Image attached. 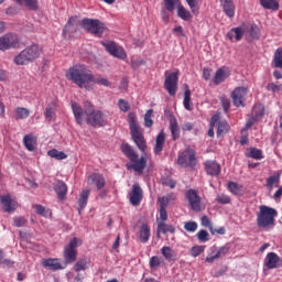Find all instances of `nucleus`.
<instances>
[{
    "label": "nucleus",
    "mask_w": 282,
    "mask_h": 282,
    "mask_svg": "<svg viewBox=\"0 0 282 282\" xmlns=\"http://www.w3.org/2000/svg\"><path fill=\"white\" fill-rule=\"evenodd\" d=\"M66 78L83 89L86 85L91 84L94 80V74L85 64H76L68 68L66 72Z\"/></svg>",
    "instance_id": "1"
},
{
    "label": "nucleus",
    "mask_w": 282,
    "mask_h": 282,
    "mask_svg": "<svg viewBox=\"0 0 282 282\" xmlns=\"http://www.w3.org/2000/svg\"><path fill=\"white\" fill-rule=\"evenodd\" d=\"M121 153L130 160L131 163L126 164L127 171H135V173H143L147 169V156H141L140 159L133 147L129 143H123L121 145Z\"/></svg>",
    "instance_id": "2"
},
{
    "label": "nucleus",
    "mask_w": 282,
    "mask_h": 282,
    "mask_svg": "<svg viewBox=\"0 0 282 282\" xmlns=\"http://www.w3.org/2000/svg\"><path fill=\"white\" fill-rule=\"evenodd\" d=\"M84 109L86 116V124L93 129H100L107 124V116L102 110H96V106L91 101H84Z\"/></svg>",
    "instance_id": "3"
},
{
    "label": "nucleus",
    "mask_w": 282,
    "mask_h": 282,
    "mask_svg": "<svg viewBox=\"0 0 282 282\" xmlns=\"http://www.w3.org/2000/svg\"><path fill=\"white\" fill-rule=\"evenodd\" d=\"M41 54H43V46L33 43L15 55L13 63L20 66L30 65V63H34V61L41 58Z\"/></svg>",
    "instance_id": "4"
},
{
    "label": "nucleus",
    "mask_w": 282,
    "mask_h": 282,
    "mask_svg": "<svg viewBox=\"0 0 282 282\" xmlns=\"http://www.w3.org/2000/svg\"><path fill=\"white\" fill-rule=\"evenodd\" d=\"M279 215V213L267 205L260 206V210L257 214V226L258 228H270V226H274V219Z\"/></svg>",
    "instance_id": "5"
},
{
    "label": "nucleus",
    "mask_w": 282,
    "mask_h": 282,
    "mask_svg": "<svg viewBox=\"0 0 282 282\" xmlns=\"http://www.w3.org/2000/svg\"><path fill=\"white\" fill-rule=\"evenodd\" d=\"M164 8L167 12H175V8H177V17L182 19V21H191L193 19V14L188 11L184 6H182V1L180 0H163Z\"/></svg>",
    "instance_id": "6"
},
{
    "label": "nucleus",
    "mask_w": 282,
    "mask_h": 282,
    "mask_svg": "<svg viewBox=\"0 0 282 282\" xmlns=\"http://www.w3.org/2000/svg\"><path fill=\"white\" fill-rule=\"evenodd\" d=\"M78 246H83V240H80V238L74 237L73 239H70L68 245L64 248L63 257L66 265H69L70 263H75L78 257V251L76 250Z\"/></svg>",
    "instance_id": "7"
},
{
    "label": "nucleus",
    "mask_w": 282,
    "mask_h": 282,
    "mask_svg": "<svg viewBox=\"0 0 282 282\" xmlns=\"http://www.w3.org/2000/svg\"><path fill=\"white\" fill-rule=\"evenodd\" d=\"M80 25L94 36H102L105 32V24L100 20L86 18L82 20Z\"/></svg>",
    "instance_id": "8"
},
{
    "label": "nucleus",
    "mask_w": 282,
    "mask_h": 282,
    "mask_svg": "<svg viewBox=\"0 0 282 282\" xmlns=\"http://www.w3.org/2000/svg\"><path fill=\"white\" fill-rule=\"evenodd\" d=\"M21 45L19 35L14 33H7L0 36V52H8L9 50H18Z\"/></svg>",
    "instance_id": "9"
},
{
    "label": "nucleus",
    "mask_w": 282,
    "mask_h": 282,
    "mask_svg": "<svg viewBox=\"0 0 282 282\" xmlns=\"http://www.w3.org/2000/svg\"><path fill=\"white\" fill-rule=\"evenodd\" d=\"M196 152L193 148H186L182 153L177 156V165L182 166V169H188L195 166L196 162Z\"/></svg>",
    "instance_id": "10"
},
{
    "label": "nucleus",
    "mask_w": 282,
    "mask_h": 282,
    "mask_svg": "<svg viewBox=\"0 0 282 282\" xmlns=\"http://www.w3.org/2000/svg\"><path fill=\"white\" fill-rule=\"evenodd\" d=\"M102 46L110 56H113V58H119V61H124L127 58V52L122 46L116 44V42H102Z\"/></svg>",
    "instance_id": "11"
},
{
    "label": "nucleus",
    "mask_w": 282,
    "mask_h": 282,
    "mask_svg": "<svg viewBox=\"0 0 282 282\" xmlns=\"http://www.w3.org/2000/svg\"><path fill=\"white\" fill-rule=\"evenodd\" d=\"M185 197L188 202L189 207L192 208V210H194V213L202 212V197L199 196V194H197V191L189 188L186 192Z\"/></svg>",
    "instance_id": "12"
},
{
    "label": "nucleus",
    "mask_w": 282,
    "mask_h": 282,
    "mask_svg": "<svg viewBox=\"0 0 282 282\" xmlns=\"http://www.w3.org/2000/svg\"><path fill=\"white\" fill-rule=\"evenodd\" d=\"M180 77L177 76V72L171 73L164 82V88L166 89L170 96H175L177 94V83Z\"/></svg>",
    "instance_id": "13"
},
{
    "label": "nucleus",
    "mask_w": 282,
    "mask_h": 282,
    "mask_svg": "<svg viewBox=\"0 0 282 282\" xmlns=\"http://www.w3.org/2000/svg\"><path fill=\"white\" fill-rule=\"evenodd\" d=\"M212 253L213 256L206 257V263H215L217 259H221L227 254H230V243H225L224 246L216 248Z\"/></svg>",
    "instance_id": "14"
},
{
    "label": "nucleus",
    "mask_w": 282,
    "mask_h": 282,
    "mask_svg": "<svg viewBox=\"0 0 282 282\" xmlns=\"http://www.w3.org/2000/svg\"><path fill=\"white\" fill-rule=\"evenodd\" d=\"M143 197L142 187L139 184H133L130 193V204L132 206H140Z\"/></svg>",
    "instance_id": "15"
},
{
    "label": "nucleus",
    "mask_w": 282,
    "mask_h": 282,
    "mask_svg": "<svg viewBox=\"0 0 282 282\" xmlns=\"http://www.w3.org/2000/svg\"><path fill=\"white\" fill-rule=\"evenodd\" d=\"M0 202L4 213H14L17 210V200L12 199L10 194L0 196Z\"/></svg>",
    "instance_id": "16"
},
{
    "label": "nucleus",
    "mask_w": 282,
    "mask_h": 282,
    "mask_svg": "<svg viewBox=\"0 0 282 282\" xmlns=\"http://www.w3.org/2000/svg\"><path fill=\"white\" fill-rule=\"evenodd\" d=\"M231 98L235 107H245L243 98H246V87H237L231 93Z\"/></svg>",
    "instance_id": "17"
},
{
    "label": "nucleus",
    "mask_w": 282,
    "mask_h": 282,
    "mask_svg": "<svg viewBox=\"0 0 282 282\" xmlns=\"http://www.w3.org/2000/svg\"><path fill=\"white\" fill-rule=\"evenodd\" d=\"M227 78H230V69L226 66L218 68L213 78L214 85H221Z\"/></svg>",
    "instance_id": "18"
},
{
    "label": "nucleus",
    "mask_w": 282,
    "mask_h": 282,
    "mask_svg": "<svg viewBox=\"0 0 282 282\" xmlns=\"http://www.w3.org/2000/svg\"><path fill=\"white\" fill-rule=\"evenodd\" d=\"M131 138L134 142V144L138 147L140 151H145L147 149V142L144 141V137L142 133H140V128H133V130H130Z\"/></svg>",
    "instance_id": "19"
},
{
    "label": "nucleus",
    "mask_w": 282,
    "mask_h": 282,
    "mask_svg": "<svg viewBox=\"0 0 282 282\" xmlns=\"http://www.w3.org/2000/svg\"><path fill=\"white\" fill-rule=\"evenodd\" d=\"M204 166L207 175H210L212 177H217L219 173H221V165H219L217 161H206Z\"/></svg>",
    "instance_id": "20"
},
{
    "label": "nucleus",
    "mask_w": 282,
    "mask_h": 282,
    "mask_svg": "<svg viewBox=\"0 0 282 282\" xmlns=\"http://www.w3.org/2000/svg\"><path fill=\"white\" fill-rule=\"evenodd\" d=\"M43 268H47L52 272H56L58 270H65V267L61 263L58 258H47L42 262Z\"/></svg>",
    "instance_id": "21"
},
{
    "label": "nucleus",
    "mask_w": 282,
    "mask_h": 282,
    "mask_svg": "<svg viewBox=\"0 0 282 282\" xmlns=\"http://www.w3.org/2000/svg\"><path fill=\"white\" fill-rule=\"evenodd\" d=\"M88 182L94 184L97 191H102L105 188L107 182L105 181V176L100 173H93L88 176Z\"/></svg>",
    "instance_id": "22"
},
{
    "label": "nucleus",
    "mask_w": 282,
    "mask_h": 282,
    "mask_svg": "<svg viewBox=\"0 0 282 282\" xmlns=\"http://www.w3.org/2000/svg\"><path fill=\"white\" fill-rule=\"evenodd\" d=\"M169 202H171V197L169 196H162L161 198H159L161 223H164L169 219V213L166 212Z\"/></svg>",
    "instance_id": "23"
},
{
    "label": "nucleus",
    "mask_w": 282,
    "mask_h": 282,
    "mask_svg": "<svg viewBox=\"0 0 282 282\" xmlns=\"http://www.w3.org/2000/svg\"><path fill=\"white\" fill-rule=\"evenodd\" d=\"M281 261V258L275 252H269L264 258V265L268 270L276 269V265Z\"/></svg>",
    "instance_id": "24"
},
{
    "label": "nucleus",
    "mask_w": 282,
    "mask_h": 282,
    "mask_svg": "<svg viewBox=\"0 0 282 282\" xmlns=\"http://www.w3.org/2000/svg\"><path fill=\"white\" fill-rule=\"evenodd\" d=\"M220 6L223 8V12H225L228 19L235 18V2L232 0H220Z\"/></svg>",
    "instance_id": "25"
},
{
    "label": "nucleus",
    "mask_w": 282,
    "mask_h": 282,
    "mask_svg": "<svg viewBox=\"0 0 282 282\" xmlns=\"http://www.w3.org/2000/svg\"><path fill=\"white\" fill-rule=\"evenodd\" d=\"M57 198L63 202L67 197V184L58 180L54 186Z\"/></svg>",
    "instance_id": "26"
},
{
    "label": "nucleus",
    "mask_w": 282,
    "mask_h": 282,
    "mask_svg": "<svg viewBox=\"0 0 282 282\" xmlns=\"http://www.w3.org/2000/svg\"><path fill=\"white\" fill-rule=\"evenodd\" d=\"M243 34H246V30H243V26H236L227 33V39L229 41H232L235 39V41L239 43V41L243 39Z\"/></svg>",
    "instance_id": "27"
},
{
    "label": "nucleus",
    "mask_w": 282,
    "mask_h": 282,
    "mask_svg": "<svg viewBox=\"0 0 282 282\" xmlns=\"http://www.w3.org/2000/svg\"><path fill=\"white\" fill-rule=\"evenodd\" d=\"M72 110L73 116L75 118V122H77L78 124H83V116H85V108H83V106L77 102H73Z\"/></svg>",
    "instance_id": "28"
},
{
    "label": "nucleus",
    "mask_w": 282,
    "mask_h": 282,
    "mask_svg": "<svg viewBox=\"0 0 282 282\" xmlns=\"http://www.w3.org/2000/svg\"><path fill=\"white\" fill-rule=\"evenodd\" d=\"M90 193L91 192L89 189H83V192L79 194V198L77 200L79 215L83 213V210H85V208H87Z\"/></svg>",
    "instance_id": "29"
},
{
    "label": "nucleus",
    "mask_w": 282,
    "mask_h": 282,
    "mask_svg": "<svg viewBox=\"0 0 282 282\" xmlns=\"http://www.w3.org/2000/svg\"><path fill=\"white\" fill-rule=\"evenodd\" d=\"M166 235L170 232L171 235H175V227L173 225H169L166 223H159L156 227V237L160 239V234Z\"/></svg>",
    "instance_id": "30"
},
{
    "label": "nucleus",
    "mask_w": 282,
    "mask_h": 282,
    "mask_svg": "<svg viewBox=\"0 0 282 282\" xmlns=\"http://www.w3.org/2000/svg\"><path fill=\"white\" fill-rule=\"evenodd\" d=\"M170 131L172 135V140H180L181 131L180 123H177V118L171 117L170 119Z\"/></svg>",
    "instance_id": "31"
},
{
    "label": "nucleus",
    "mask_w": 282,
    "mask_h": 282,
    "mask_svg": "<svg viewBox=\"0 0 282 282\" xmlns=\"http://www.w3.org/2000/svg\"><path fill=\"white\" fill-rule=\"evenodd\" d=\"M139 239L141 243H148L149 239H151V227L147 224L141 225L139 229Z\"/></svg>",
    "instance_id": "32"
},
{
    "label": "nucleus",
    "mask_w": 282,
    "mask_h": 282,
    "mask_svg": "<svg viewBox=\"0 0 282 282\" xmlns=\"http://www.w3.org/2000/svg\"><path fill=\"white\" fill-rule=\"evenodd\" d=\"M165 141H166V135L164 134V131H161L156 135V140H155V147H154V154L155 155H160V153H162V151L164 149V142Z\"/></svg>",
    "instance_id": "33"
},
{
    "label": "nucleus",
    "mask_w": 282,
    "mask_h": 282,
    "mask_svg": "<svg viewBox=\"0 0 282 282\" xmlns=\"http://www.w3.org/2000/svg\"><path fill=\"white\" fill-rule=\"evenodd\" d=\"M23 144H24L26 151H35V149H36V137H34V134L24 135Z\"/></svg>",
    "instance_id": "34"
},
{
    "label": "nucleus",
    "mask_w": 282,
    "mask_h": 282,
    "mask_svg": "<svg viewBox=\"0 0 282 282\" xmlns=\"http://www.w3.org/2000/svg\"><path fill=\"white\" fill-rule=\"evenodd\" d=\"M30 118V109L18 107L14 109V120H25Z\"/></svg>",
    "instance_id": "35"
},
{
    "label": "nucleus",
    "mask_w": 282,
    "mask_h": 282,
    "mask_svg": "<svg viewBox=\"0 0 282 282\" xmlns=\"http://www.w3.org/2000/svg\"><path fill=\"white\" fill-rule=\"evenodd\" d=\"M19 6H25L28 10L36 12L39 10V0H15Z\"/></svg>",
    "instance_id": "36"
},
{
    "label": "nucleus",
    "mask_w": 282,
    "mask_h": 282,
    "mask_svg": "<svg viewBox=\"0 0 282 282\" xmlns=\"http://www.w3.org/2000/svg\"><path fill=\"white\" fill-rule=\"evenodd\" d=\"M246 158H251V160H263V150L258 148H250L246 153Z\"/></svg>",
    "instance_id": "37"
},
{
    "label": "nucleus",
    "mask_w": 282,
    "mask_h": 282,
    "mask_svg": "<svg viewBox=\"0 0 282 282\" xmlns=\"http://www.w3.org/2000/svg\"><path fill=\"white\" fill-rule=\"evenodd\" d=\"M161 254L164 257L166 261H175V251L171 247H162Z\"/></svg>",
    "instance_id": "38"
},
{
    "label": "nucleus",
    "mask_w": 282,
    "mask_h": 282,
    "mask_svg": "<svg viewBox=\"0 0 282 282\" xmlns=\"http://www.w3.org/2000/svg\"><path fill=\"white\" fill-rule=\"evenodd\" d=\"M183 107L186 111H193V107H191V88H188V85H185Z\"/></svg>",
    "instance_id": "39"
},
{
    "label": "nucleus",
    "mask_w": 282,
    "mask_h": 282,
    "mask_svg": "<svg viewBox=\"0 0 282 282\" xmlns=\"http://www.w3.org/2000/svg\"><path fill=\"white\" fill-rule=\"evenodd\" d=\"M273 67L282 69V47L276 48L274 52Z\"/></svg>",
    "instance_id": "40"
},
{
    "label": "nucleus",
    "mask_w": 282,
    "mask_h": 282,
    "mask_svg": "<svg viewBox=\"0 0 282 282\" xmlns=\"http://www.w3.org/2000/svg\"><path fill=\"white\" fill-rule=\"evenodd\" d=\"M87 268H89V259L87 258L79 259L74 265L75 272L85 271Z\"/></svg>",
    "instance_id": "41"
},
{
    "label": "nucleus",
    "mask_w": 282,
    "mask_h": 282,
    "mask_svg": "<svg viewBox=\"0 0 282 282\" xmlns=\"http://www.w3.org/2000/svg\"><path fill=\"white\" fill-rule=\"evenodd\" d=\"M260 6L264 10H279V2L276 0H260Z\"/></svg>",
    "instance_id": "42"
},
{
    "label": "nucleus",
    "mask_w": 282,
    "mask_h": 282,
    "mask_svg": "<svg viewBox=\"0 0 282 282\" xmlns=\"http://www.w3.org/2000/svg\"><path fill=\"white\" fill-rule=\"evenodd\" d=\"M216 124H217V132H216L217 138H219V135H223V133H228V129H230V126L228 124V122L217 120Z\"/></svg>",
    "instance_id": "43"
},
{
    "label": "nucleus",
    "mask_w": 282,
    "mask_h": 282,
    "mask_svg": "<svg viewBox=\"0 0 282 282\" xmlns=\"http://www.w3.org/2000/svg\"><path fill=\"white\" fill-rule=\"evenodd\" d=\"M50 158H54L55 160H67V155L63 151H58L56 149H52L47 152Z\"/></svg>",
    "instance_id": "44"
},
{
    "label": "nucleus",
    "mask_w": 282,
    "mask_h": 282,
    "mask_svg": "<svg viewBox=\"0 0 282 282\" xmlns=\"http://www.w3.org/2000/svg\"><path fill=\"white\" fill-rule=\"evenodd\" d=\"M196 237L200 243H206V241H210V234L206 229H200L197 234Z\"/></svg>",
    "instance_id": "45"
},
{
    "label": "nucleus",
    "mask_w": 282,
    "mask_h": 282,
    "mask_svg": "<svg viewBox=\"0 0 282 282\" xmlns=\"http://www.w3.org/2000/svg\"><path fill=\"white\" fill-rule=\"evenodd\" d=\"M228 191L232 193V195H241V185L237 182L230 181L228 183Z\"/></svg>",
    "instance_id": "46"
},
{
    "label": "nucleus",
    "mask_w": 282,
    "mask_h": 282,
    "mask_svg": "<svg viewBox=\"0 0 282 282\" xmlns=\"http://www.w3.org/2000/svg\"><path fill=\"white\" fill-rule=\"evenodd\" d=\"M217 120H219V117L214 115L212 117V120H210V123H209V129H208V132H207V135L209 138H215V124H217Z\"/></svg>",
    "instance_id": "47"
},
{
    "label": "nucleus",
    "mask_w": 282,
    "mask_h": 282,
    "mask_svg": "<svg viewBox=\"0 0 282 282\" xmlns=\"http://www.w3.org/2000/svg\"><path fill=\"white\" fill-rule=\"evenodd\" d=\"M249 36L256 41L260 39L261 31L259 30V26L257 24H251Z\"/></svg>",
    "instance_id": "48"
},
{
    "label": "nucleus",
    "mask_w": 282,
    "mask_h": 282,
    "mask_svg": "<svg viewBox=\"0 0 282 282\" xmlns=\"http://www.w3.org/2000/svg\"><path fill=\"white\" fill-rule=\"evenodd\" d=\"M281 180V172H276L275 174L269 176L267 178V186H274V184L279 183V181Z\"/></svg>",
    "instance_id": "49"
},
{
    "label": "nucleus",
    "mask_w": 282,
    "mask_h": 282,
    "mask_svg": "<svg viewBox=\"0 0 282 282\" xmlns=\"http://www.w3.org/2000/svg\"><path fill=\"white\" fill-rule=\"evenodd\" d=\"M94 85H101L102 87H109L111 85V82L107 78H100L93 75V80L90 82Z\"/></svg>",
    "instance_id": "50"
},
{
    "label": "nucleus",
    "mask_w": 282,
    "mask_h": 282,
    "mask_svg": "<svg viewBox=\"0 0 282 282\" xmlns=\"http://www.w3.org/2000/svg\"><path fill=\"white\" fill-rule=\"evenodd\" d=\"M200 221H202V226H204V228H208V230L212 232V235H215V228L213 227V223L210 221L208 216H203Z\"/></svg>",
    "instance_id": "51"
},
{
    "label": "nucleus",
    "mask_w": 282,
    "mask_h": 282,
    "mask_svg": "<svg viewBox=\"0 0 282 282\" xmlns=\"http://www.w3.org/2000/svg\"><path fill=\"white\" fill-rule=\"evenodd\" d=\"M265 110L263 107H254L252 111V120H261Z\"/></svg>",
    "instance_id": "52"
},
{
    "label": "nucleus",
    "mask_w": 282,
    "mask_h": 282,
    "mask_svg": "<svg viewBox=\"0 0 282 282\" xmlns=\"http://www.w3.org/2000/svg\"><path fill=\"white\" fill-rule=\"evenodd\" d=\"M128 122L130 124V131H133V129H140V127H138V122H135V112L128 113Z\"/></svg>",
    "instance_id": "53"
},
{
    "label": "nucleus",
    "mask_w": 282,
    "mask_h": 282,
    "mask_svg": "<svg viewBox=\"0 0 282 282\" xmlns=\"http://www.w3.org/2000/svg\"><path fill=\"white\" fill-rule=\"evenodd\" d=\"M204 250H206V246H194L191 249V257L197 258L199 257V254H202V252H204Z\"/></svg>",
    "instance_id": "54"
},
{
    "label": "nucleus",
    "mask_w": 282,
    "mask_h": 282,
    "mask_svg": "<svg viewBox=\"0 0 282 282\" xmlns=\"http://www.w3.org/2000/svg\"><path fill=\"white\" fill-rule=\"evenodd\" d=\"M44 116L48 122H52V120L56 118V112L54 111V108H52V106H48L44 111Z\"/></svg>",
    "instance_id": "55"
},
{
    "label": "nucleus",
    "mask_w": 282,
    "mask_h": 282,
    "mask_svg": "<svg viewBox=\"0 0 282 282\" xmlns=\"http://www.w3.org/2000/svg\"><path fill=\"white\" fill-rule=\"evenodd\" d=\"M184 228L187 232H196L197 228H198V225H197V223H195L193 220H189V221L184 224Z\"/></svg>",
    "instance_id": "56"
},
{
    "label": "nucleus",
    "mask_w": 282,
    "mask_h": 282,
    "mask_svg": "<svg viewBox=\"0 0 282 282\" xmlns=\"http://www.w3.org/2000/svg\"><path fill=\"white\" fill-rule=\"evenodd\" d=\"M118 107H119L120 111H123V113H127V111H129L131 109L129 101H127L124 99L118 100Z\"/></svg>",
    "instance_id": "57"
},
{
    "label": "nucleus",
    "mask_w": 282,
    "mask_h": 282,
    "mask_svg": "<svg viewBox=\"0 0 282 282\" xmlns=\"http://www.w3.org/2000/svg\"><path fill=\"white\" fill-rule=\"evenodd\" d=\"M216 202H217L218 204H224V205L230 204V196L224 195V194L218 195V196L216 197Z\"/></svg>",
    "instance_id": "58"
},
{
    "label": "nucleus",
    "mask_w": 282,
    "mask_h": 282,
    "mask_svg": "<svg viewBox=\"0 0 282 282\" xmlns=\"http://www.w3.org/2000/svg\"><path fill=\"white\" fill-rule=\"evenodd\" d=\"M221 105H223V109L225 113H228V111H230V99L228 98H220Z\"/></svg>",
    "instance_id": "59"
},
{
    "label": "nucleus",
    "mask_w": 282,
    "mask_h": 282,
    "mask_svg": "<svg viewBox=\"0 0 282 282\" xmlns=\"http://www.w3.org/2000/svg\"><path fill=\"white\" fill-rule=\"evenodd\" d=\"M74 24H72V18L68 19L66 25L63 29V36H67L72 32Z\"/></svg>",
    "instance_id": "60"
},
{
    "label": "nucleus",
    "mask_w": 282,
    "mask_h": 282,
    "mask_svg": "<svg viewBox=\"0 0 282 282\" xmlns=\"http://www.w3.org/2000/svg\"><path fill=\"white\" fill-rule=\"evenodd\" d=\"M142 65H147V62L144 59H133L131 62L132 69H138L142 67Z\"/></svg>",
    "instance_id": "61"
},
{
    "label": "nucleus",
    "mask_w": 282,
    "mask_h": 282,
    "mask_svg": "<svg viewBox=\"0 0 282 282\" xmlns=\"http://www.w3.org/2000/svg\"><path fill=\"white\" fill-rule=\"evenodd\" d=\"M172 32L175 36H186V34L184 33V28H182V25L175 26Z\"/></svg>",
    "instance_id": "62"
},
{
    "label": "nucleus",
    "mask_w": 282,
    "mask_h": 282,
    "mask_svg": "<svg viewBox=\"0 0 282 282\" xmlns=\"http://www.w3.org/2000/svg\"><path fill=\"white\" fill-rule=\"evenodd\" d=\"M14 221V226H17V228H23V226H25V218L23 217H15L13 219Z\"/></svg>",
    "instance_id": "63"
},
{
    "label": "nucleus",
    "mask_w": 282,
    "mask_h": 282,
    "mask_svg": "<svg viewBox=\"0 0 282 282\" xmlns=\"http://www.w3.org/2000/svg\"><path fill=\"white\" fill-rule=\"evenodd\" d=\"M150 268H160V258L158 256L150 259Z\"/></svg>",
    "instance_id": "64"
}]
</instances>
